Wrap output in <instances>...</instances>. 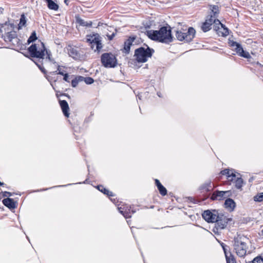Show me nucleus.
<instances>
[{
    "instance_id": "obj_1",
    "label": "nucleus",
    "mask_w": 263,
    "mask_h": 263,
    "mask_svg": "<svg viewBox=\"0 0 263 263\" xmlns=\"http://www.w3.org/2000/svg\"><path fill=\"white\" fill-rule=\"evenodd\" d=\"M146 35L152 40L165 44H169L173 40L170 26H163L158 30H148Z\"/></svg>"
},
{
    "instance_id": "obj_2",
    "label": "nucleus",
    "mask_w": 263,
    "mask_h": 263,
    "mask_svg": "<svg viewBox=\"0 0 263 263\" xmlns=\"http://www.w3.org/2000/svg\"><path fill=\"white\" fill-rule=\"evenodd\" d=\"M249 238L246 236L241 235H237L234 239V249L237 255L243 257L246 256L247 249H248V243Z\"/></svg>"
},
{
    "instance_id": "obj_3",
    "label": "nucleus",
    "mask_w": 263,
    "mask_h": 263,
    "mask_svg": "<svg viewBox=\"0 0 263 263\" xmlns=\"http://www.w3.org/2000/svg\"><path fill=\"white\" fill-rule=\"evenodd\" d=\"M146 48L140 47L135 50V60L139 63L146 62L149 58H151L155 52L154 49L146 45Z\"/></svg>"
},
{
    "instance_id": "obj_4",
    "label": "nucleus",
    "mask_w": 263,
    "mask_h": 263,
    "mask_svg": "<svg viewBox=\"0 0 263 263\" xmlns=\"http://www.w3.org/2000/svg\"><path fill=\"white\" fill-rule=\"evenodd\" d=\"M195 34V29L193 27H190L188 28L186 32H183L181 30H177L175 35L178 40L189 43L194 38Z\"/></svg>"
},
{
    "instance_id": "obj_5",
    "label": "nucleus",
    "mask_w": 263,
    "mask_h": 263,
    "mask_svg": "<svg viewBox=\"0 0 263 263\" xmlns=\"http://www.w3.org/2000/svg\"><path fill=\"white\" fill-rule=\"evenodd\" d=\"M231 220V218H228L223 212L220 211L218 217L215 222V226L213 231L216 233L218 230L224 229L227 227L228 222Z\"/></svg>"
},
{
    "instance_id": "obj_6",
    "label": "nucleus",
    "mask_w": 263,
    "mask_h": 263,
    "mask_svg": "<svg viewBox=\"0 0 263 263\" xmlns=\"http://www.w3.org/2000/svg\"><path fill=\"white\" fill-rule=\"evenodd\" d=\"M86 39L87 42L91 44V48L95 51H100L102 48L101 37L98 33L87 35Z\"/></svg>"
},
{
    "instance_id": "obj_7",
    "label": "nucleus",
    "mask_w": 263,
    "mask_h": 263,
    "mask_svg": "<svg viewBox=\"0 0 263 263\" xmlns=\"http://www.w3.org/2000/svg\"><path fill=\"white\" fill-rule=\"evenodd\" d=\"M103 66H117V60L116 55L111 52L103 53L101 56Z\"/></svg>"
},
{
    "instance_id": "obj_8",
    "label": "nucleus",
    "mask_w": 263,
    "mask_h": 263,
    "mask_svg": "<svg viewBox=\"0 0 263 263\" xmlns=\"http://www.w3.org/2000/svg\"><path fill=\"white\" fill-rule=\"evenodd\" d=\"M68 54L76 60L82 61L85 59L83 52L78 47L68 45L66 47Z\"/></svg>"
},
{
    "instance_id": "obj_9",
    "label": "nucleus",
    "mask_w": 263,
    "mask_h": 263,
    "mask_svg": "<svg viewBox=\"0 0 263 263\" xmlns=\"http://www.w3.org/2000/svg\"><path fill=\"white\" fill-rule=\"evenodd\" d=\"M219 212L218 210H207L203 212L202 217L208 223H214L218 218Z\"/></svg>"
},
{
    "instance_id": "obj_10",
    "label": "nucleus",
    "mask_w": 263,
    "mask_h": 263,
    "mask_svg": "<svg viewBox=\"0 0 263 263\" xmlns=\"http://www.w3.org/2000/svg\"><path fill=\"white\" fill-rule=\"evenodd\" d=\"M45 47L44 49L39 51L37 50L36 45L35 44H32L28 49V52L31 57L36 58L39 59H44L45 54Z\"/></svg>"
},
{
    "instance_id": "obj_11",
    "label": "nucleus",
    "mask_w": 263,
    "mask_h": 263,
    "mask_svg": "<svg viewBox=\"0 0 263 263\" xmlns=\"http://www.w3.org/2000/svg\"><path fill=\"white\" fill-rule=\"evenodd\" d=\"M214 30L215 31L219 36H226L229 33V29L219 20H217L215 22Z\"/></svg>"
},
{
    "instance_id": "obj_12",
    "label": "nucleus",
    "mask_w": 263,
    "mask_h": 263,
    "mask_svg": "<svg viewBox=\"0 0 263 263\" xmlns=\"http://www.w3.org/2000/svg\"><path fill=\"white\" fill-rule=\"evenodd\" d=\"M118 210L125 218H130L132 215L136 212V210L130 205H123L122 206L118 208Z\"/></svg>"
},
{
    "instance_id": "obj_13",
    "label": "nucleus",
    "mask_w": 263,
    "mask_h": 263,
    "mask_svg": "<svg viewBox=\"0 0 263 263\" xmlns=\"http://www.w3.org/2000/svg\"><path fill=\"white\" fill-rule=\"evenodd\" d=\"M235 49L239 55L248 59L250 62H251L252 63H254L251 61L252 58L250 56L249 53L246 51H245L240 44L236 47Z\"/></svg>"
},
{
    "instance_id": "obj_14",
    "label": "nucleus",
    "mask_w": 263,
    "mask_h": 263,
    "mask_svg": "<svg viewBox=\"0 0 263 263\" xmlns=\"http://www.w3.org/2000/svg\"><path fill=\"white\" fill-rule=\"evenodd\" d=\"M136 37L134 36H130L124 42V46L123 52L126 54L129 53L131 46L133 45V42L135 40Z\"/></svg>"
},
{
    "instance_id": "obj_15",
    "label": "nucleus",
    "mask_w": 263,
    "mask_h": 263,
    "mask_svg": "<svg viewBox=\"0 0 263 263\" xmlns=\"http://www.w3.org/2000/svg\"><path fill=\"white\" fill-rule=\"evenodd\" d=\"M3 204L9 209H14L16 208L17 202L12 198H7L2 201Z\"/></svg>"
},
{
    "instance_id": "obj_16",
    "label": "nucleus",
    "mask_w": 263,
    "mask_h": 263,
    "mask_svg": "<svg viewBox=\"0 0 263 263\" xmlns=\"http://www.w3.org/2000/svg\"><path fill=\"white\" fill-rule=\"evenodd\" d=\"M59 103L63 114L65 117H68L69 116V107L68 103L65 100H59Z\"/></svg>"
},
{
    "instance_id": "obj_17",
    "label": "nucleus",
    "mask_w": 263,
    "mask_h": 263,
    "mask_svg": "<svg viewBox=\"0 0 263 263\" xmlns=\"http://www.w3.org/2000/svg\"><path fill=\"white\" fill-rule=\"evenodd\" d=\"M220 174L222 175H226L229 181H233L234 178H236V175L233 170L224 169L221 171Z\"/></svg>"
},
{
    "instance_id": "obj_18",
    "label": "nucleus",
    "mask_w": 263,
    "mask_h": 263,
    "mask_svg": "<svg viewBox=\"0 0 263 263\" xmlns=\"http://www.w3.org/2000/svg\"><path fill=\"white\" fill-rule=\"evenodd\" d=\"M227 193V191H216L212 194L211 199L212 200H222Z\"/></svg>"
},
{
    "instance_id": "obj_19",
    "label": "nucleus",
    "mask_w": 263,
    "mask_h": 263,
    "mask_svg": "<svg viewBox=\"0 0 263 263\" xmlns=\"http://www.w3.org/2000/svg\"><path fill=\"white\" fill-rule=\"evenodd\" d=\"M6 33L3 35L4 40L6 42H11L13 39L17 37V34L15 31L5 32Z\"/></svg>"
},
{
    "instance_id": "obj_20",
    "label": "nucleus",
    "mask_w": 263,
    "mask_h": 263,
    "mask_svg": "<svg viewBox=\"0 0 263 263\" xmlns=\"http://www.w3.org/2000/svg\"><path fill=\"white\" fill-rule=\"evenodd\" d=\"M225 208L229 211H233L235 208L236 204L234 201L231 199L228 198L225 200L224 202Z\"/></svg>"
},
{
    "instance_id": "obj_21",
    "label": "nucleus",
    "mask_w": 263,
    "mask_h": 263,
    "mask_svg": "<svg viewBox=\"0 0 263 263\" xmlns=\"http://www.w3.org/2000/svg\"><path fill=\"white\" fill-rule=\"evenodd\" d=\"M97 72H98V70H96L95 72V70L92 69V67H86V68L82 67L80 69V72L82 74L85 73L86 76L91 75L94 73L96 74Z\"/></svg>"
},
{
    "instance_id": "obj_22",
    "label": "nucleus",
    "mask_w": 263,
    "mask_h": 263,
    "mask_svg": "<svg viewBox=\"0 0 263 263\" xmlns=\"http://www.w3.org/2000/svg\"><path fill=\"white\" fill-rule=\"evenodd\" d=\"M156 185L159 191L160 194L162 196H165L167 194V190L165 187H164L160 183L159 180L155 179Z\"/></svg>"
},
{
    "instance_id": "obj_23",
    "label": "nucleus",
    "mask_w": 263,
    "mask_h": 263,
    "mask_svg": "<svg viewBox=\"0 0 263 263\" xmlns=\"http://www.w3.org/2000/svg\"><path fill=\"white\" fill-rule=\"evenodd\" d=\"M213 189V186L211 181H206L200 187L201 190L206 192L211 191Z\"/></svg>"
},
{
    "instance_id": "obj_24",
    "label": "nucleus",
    "mask_w": 263,
    "mask_h": 263,
    "mask_svg": "<svg viewBox=\"0 0 263 263\" xmlns=\"http://www.w3.org/2000/svg\"><path fill=\"white\" fill-rule=\"evenodd\" d=\"M47 4L48 8L50 10H58L59 9V5L56 4L52 0H44Z\"/></svg>"
},
{
    "instance_id": "obj_25",
    "label": "nucleus",
    "mask_w": 263,
    "mask_h": 263,
    "mask_svg": "<svg viewBox=\"0 0 263 263\" xmlns=\"http://www.w3.org/2000/svg\"><path fill=\"white\" fill-rule=\"evenodd\" d=\"M76 22L82 26L91 27L92 24L91 21L86 22L79 17H76Z\"/></svg>"
},
{
    "instance_id": "obj_26",
    "label": "nucleus",
    "mask_w": 263,
    "mask_h": 263,
    "mask_svg": "<svg viewBox=\"0 0 263 263\" xmlns=\"http://www.w3.org/2000/svg\"><path fill=\"white\" fill-rule=\"evenodd\" d=\"M97 189L101 192L104 193L105 195H107L109 197L113 196L114 194L112 192L109 191L106 189L104 188L103 185H99L97 186Z\"/></svg>"
},
{
    "instance_id": "obj_27",
    "label": "nucleus",
    "mask_w": 263,
    "mask_h": 263,
    "mask_svg": "<svg viewBox=\"0 0 263 263\" xmlns=\"http://www.w3.org/2000/svg\"><path fill=\"white\" fill-rule=\"evenodd\" d=\"M83 81L82 76H77L74 79L71 81V86L73 87H76L78 83L80 82Z\"/></svg>"
},
{
    "instance_id": "obj_28",
    "label": "nucleus",
    "mask_w": 263,
    "mask_h": 263,
    "mask_svg": "<svg viewBox=\"0 0 263 263\" xmlns=\"http://www.w3.org/2000/svg\"><path fill=\"white\" fill-rule=\"evenodd\" d=\"M211 26L209 23L204 22L201 26V29L203 32H206L211 29Z\"/></svg>"
},
{
    "instance_id": "obj_29",
    "label": "nucleus",
    "mask_w": 263,
    "mask_h": 263,
    "mask_svg": "<svg viewBox=\"0 0 263 263\" xmlns=\"http://www.w3.org/2000/svg\"><path fill=\"white\" fill-rule=\"evenodd\" d=\"M235 186L237 189H240L243 184V180L240 177H238L235 180V178H234Z\"/></svg>"
},
{
    "instance_id": "obj_30",
    "label": "nucleus",
    "mask_w": 263,
    "mask_h": 263,
    "mask_svg": "<svg viewBox=\"0 0 263 263\" xmlns=\"http://www.w3.org/2000/svg\"><path fill=\"white\" fill-rule=\"evenodd\" d=\"M46 59L48 60L50 62V64L55 63V62L54 61V59L52 58V55L50 51L46 50Z\"/></svg>"
},
{
    "instance_id": "obj_31",
    "label": "nucleus",
    "mask_w": 263,
    "mask_h": 263,
    "mask_svg": "<svg viewBox=\"0 0 263 263\" xmlns=\"http://www.w3.org/2000/svg\"><path fill=\"white\" fill-rule=\"evenodd\" d=\"M37 40V36H36V32L35 31H33L31 35L29 36V37L28 38V40H27V43L28 44L31 43H33V42H34L35 40Z\"/></svg>"
},
{
    "instance_id": "obj_32",
    "label": "nucleus",
    "mask_w": 263,
    "mask_h": 263,
    "mask_svg": "<svg viewBox=\"0 0 263 263\" xmlns=\"http://www.w3.org/2000/svg\"><path fill=\"white\" fill-rule=\"evenodd\" d=\"M26 19L24 14H22L21 16L20 23L18 24V29H21L22 26H24L26 25Z\"/></svg>"
},
{
    "instance_id": "obj_33",
    "label": "nucleus",
    "mask_w": 263,
    "mask_h": 263,
    "mask_svg": "<svg viewBox=\"0 0 263 263\" xmlns=\"http://www.w3.org/2000/svg\"><path fill=\"white\" fill-rule=\"evenodd\" d=\"M216 17H214L213 15H211L209 18H208L205 20V22H208L210 24V25L212 26L213 24V27H215V22L217 20L216 18Z\"/></svg>"
},
{
    "instance_id": "obj_34",
    "label": "nucleus",
    "mask_w": 263,
    "mask_h": 263,
    "mask_svg": "<svg viewBox=\"0 0 263 263\" xmlns=\"http://www.w3.org/2000/svg\"><path fill=\"white\" fill-rule=\"evenodd\" d=\"M253 263H263V254L255 257L252 261Z\"/></svg>"
},
{
    "instance_id": "obj_35",
    "label": "nucleus",
    "mask_w": 263,
    "mask_h": 263,
    "mask_svg": "<svg viewBox=\"0 0 263 263\" xmlns=\"http://www.w3.org/2000/svg\"><path fill=\"white\" fill-rule=\"evenodd\" d=\"M227 263H236L234 257L230 253V255H226Z\"/></svg>"
},
{
    "instance_id": "obj_36",
    "label": "nucleus",
    "mask_w": 263,
    "mask_h": 263,
    "mask_svg": "<svg viewBox=\"0 0 263 263\" xmlns=\"http://www.w3.org/2000/svg\"><path fill=\"white\" fill-rule=\"evenodd\" d=\"M218 7L216 5L212 6L211 13L213 14L214 17H217V14L218 13Z\"/></svg>"
},
{
    "instance_id": "obj_37",
    "label": "nucleus",
    "mask_w": 263,
    "mask_h": 263,
    "mask_svg": "<svg viewBox=\"0 0 263 263\" xmlns=\"http://www.w3.org/2000/svg\"><path fill=\"white\" fill-rule=\"evenodd\" d=\"M254 200L255 201L261 202L263 200V193L257 194L254 197Z\"/></svg>"
},
{
    "instance_id": "obj_38",
    "label": "nucleus",
    "mask_w": 263,
    "mask_h": 263,
    "mask_svg": "<svg viewBox=\"0 0 263 263\" xmlns=\"http://www.w3.org/2000/svg\"><path fill=\"white\" fill-rule=\"evenodd\" d=\"M83 81H84L86 84H91L93 83L94 80L90 77L85 78L83 77Z\"/></svg>"
},
{
    "instance_id": "obj_39",
    "label": "nucleus",
    "mask_w": 263,
    "mask_h": 263,
    "mask_svg": "<svg viewBox=\"0 0 263 263\" xmlns=\"http://www.w3.org/2000/svg\"><path fill=\"white\" fill-rule=\"evenodd\" d=\"M58 67V68L57 69V70L54 71H50V72H49V74H50L51 75H53V74H59L64 76L65 73H64V72L63 71H61V70L60 69V67Z\"/></svg>"
},
{
    "instance_id": "obj_40",
    "label": "nucleus",
    "mask_w": 263,
    "mask_h": 263,
    "mask_svg": "<svg viewBox=\"0 0 263 263\" xmlns=\"http://www.w3.org/2000/svg\"><path fill=\"white\" fill-rule=\"evenodd\" d=\"M9 25L7 23L4 24H0V32H6L7 31L6 27H8Z\"/></svg>"
},
{
    "instance_id": "obj_41",
    "label": "nucleus",
    "mask_w": 263,
    "mask_h": 263,
    "mask_svg": "<svg viewBox=\"0 0 263 263\" xmlns=\"http://www.w3.org/2000/svg\"><path fill=\"white\" fill-rule=\"evenodd\" d=\"M229 43L231 47H235V48L240 44L239 43L233 41H230Z\"/></svg>"
},
{
    "instance_id": "obj_42",
    "label": "nucleus",
    "mask_w": 263,
    "mask_h": 263,
    "mask_svg": "<svg viewBox=\"0 0 263 263\" xmlns=\"http://www.w3.org/2000/svg\"><path fill=\"white\" fill-rule=\"evenodd\" d=\"M3 196L4 197H10L12 195V193L9 192L5 191L2 192Z\"/></svg>"
},
{
    "instance_id": "obj_43",
    "label": "nucleus",
    "mask_w": 263,
    "mask_h": 263,
    "mask_svg": "<svg viewBox=\"0 0 263 263\" xmlns=\"http://www.w3.org/2000/svg\"><path fill=\"white\" fill-rule=\"evenodd\" d=\"M115 35H116V33L115 32H113L111 34H107L106 35L108 37V39L109 40V41H111L112 40L114 37L115 36Z\"/></svg>"
},
{
    "instance_id": "obj_44",
    "label": "nucleus",
    "mask_w": 263,
    "mask_h": 263,
    "mask_svg": "<svg viewBox=\"0 0 263 263\" xmlns=\"http://www.w3.org/2000/svg\"><path fill=\"white\" fill-rule=\"evenodd\" d=\"M63 79L65 81H66V82H70L69 78V76H68V73H65L64 74Z\"/></svg>"
},
{
    "instance_id": "obj_45",
    "label": "nucleus",
    "mask_w": 263,
    "mask_h": 263,
    "mask_svg": "<svg viewBox=\"0 0 263 263\" xmlns=\"http://www.w3.org/2000/svg\"><path fill=\"white\" fill-rule=\"evenodd\" d=\"M40 70L45 74L46 75V70L44 67H38Z\"/></svg>"
},
{
    "instance_id": "obj_46",
    "label": "nucleus",
    "mask_w": 263,
    "mask_h": 263,
    "mask_svg": "<svg viewBox=\"0 0 263 263\" xmlns=\"http://www.w3.org/2000/svg\"><path fill=\"white\" fill-rule=\"evenodd\" d=\"M221 246H222V248H223V251H224V252L225 256H226V255H228V254H227V253L226 249V248H225L226 246H225L223 243H222V244L221 245Z\"/></svg>"
},
{
    "instance_id": "obj_47",
    "label": "nucleus",
    "mask_w": 263,
    "mask_h": 263,
    "mask_svg": "<svg viewBox=\"0 0 263 263\" xmlns=\"http://www.w3.org/2000/svg\"><path fill=\"white\" fill-rule=\"evenodd\" d=\"M137 97H138L139 99L141 100V96L140 94L137 95Z\"/></svg>"
},
{
    "instance_id": "obj_48",
    "label": "nucleus",
    "mask_w": 263,
    "mask_h": 263,
    "mask_svg": "<svg viewBox=\"0 0 263 263\" xmlns=\"http://www.w3.org/2000/svg\"><path fill=\"white\" fill-rule=\"evenodd\" d=\"M68 1H69V0H64V3H65L67 5H68V3H67V2H68Z\"/></svg>"
},
{
    "instance_id": "obj_49",
    "label": "nucleus",
    "mask_w": 263,
    "mask_h": 263,
    "mask_svg": "<svg viewBox=\"0 0 263 263\" xmlns=\"http://www.w3.org/2000/svg\"><path fill=\"white\" fill-rule=\"evenodd\" d=\"M157 95L159 97H161V93L160 92H157Z\"/></svg>"
},
{
    "instance_id": "obj_50",
    "label": "nucleus",
    "mask_w": 263,
    "mask_h": 263,
    "mask_svg": "<svg viewBox=\"0 0 263 263\" xmlns=\"http://www.w3.org/2000/svg\"><path fill=\"white\" fill-rule=\"evenodd\" d=\"M256 64H257V65H259V66H262L261 64H259V63H258V62H256Z\"/></svg>"
},
{
    "instance_id": "obj_51",
    "label": "nucleus",
    "mask_w": 263,
    "mask_h": 263,
    "mask_svg": "<svg viewBox=\"0 0 263 263\" xmlns=\"http://www.w3.org/2000/svg\"><path fill=\"white\" fill-rule=\"evenodd\" d=\"M261 235L263 237V229L261 230Z\"/></svg>"
},
{
    "instance_id": "obj_52",
    "label": "nucleus",
    "mask_w": 263,
    "mask_h": 263,
    "mask_svg": "<svg viewBox=\"0 0 263 263\" xmlns=\"http://www.w3.org/2000/svg\"><path fill=\"white\" fill-rule=\"evenodd\" d=\"M65 96L68 97V98H70L69 96L68 95H67V94H65L64 95Z\"/></svg>"
},
{
    "instance_id": "obj_53",
    "label": "nucleus",
    "mask_w": 263,
    "mask_h": 263,
    "mask_svg": "<svg viewBox=\"0 0 263 263\" xmlns=\"http://www.w3.org/2000/svg\"><path fill=\"white\" fill-rule=\"evenodd\" d=\"M4 185V183H2L0 181V186Z\"/></svg>"
},
{
    "instance_id": "obj_54",
    "label": "nucleus",
    "mask_w": 263,
    "mask_h": 263,
    "mask_svg": "<svg viewBox=\"0 0 263 263\" xmlns=\"http://www.w3.org/2000/svg\"><path fill=\"white\" fill-rule=\"evenodd\" d=\"M48 189H43V190H42V191H45V190H48Z\"/></svg>"
},
{
    "instance_id": "obj_55",
    "label": "nucleus",
    "mask_w": 263,
    "mask_h": 263,
    "mask_svg": "<svg viewBox=\"0 0 263 263\" xmlns=\"http://www.w3.org/2000/svg\"><path fill=\"white\" fill-rule=\"evenodd\" d=\"M46 79H48V76H46Z\"/></svg>"
}]
</instances>
